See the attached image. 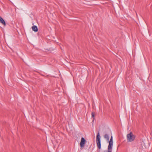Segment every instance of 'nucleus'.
I'll return each mask as SVG.
<instances>
[{"instance_id":"obj_4","label":"nucleus","mask_w":152,"mask_h":152,"mask_svg":"<svg viewBox=\"0 0 152 152\" xmlns=\"http://www.w3.org/2000/svg\"><path fill=\"white\" fill-rule=\"evenodd\" d=\"M101 141L100 136L99 135V133L98 132L97 134L96 137V142Z\"/></svg>"},{"instance_id":"obj_1","label":"nucleus","mask_w":152,"mask_h":152,"mask_svg":"<svg viewBox=\"0 0 152 152\" xmlns=\"http://www.w3.org/2000/svg\"><path fill=\"white\" fill-rule=\"evenodd\" d=\"M127 139L128 142H131L133 141L135 139V136L132 132H131L127 135Z\"/></svg>"},{"instance_id":"obj_3","label":"nucleus","mask_w":152,"mask_h":152,"mask_svg":"<svg viewBox=\"0 0 152 152\" xmlns=\"http://www.w3.org/2000/svg\"><path fill=\"white\" fill-rule=\"evenodd\" d=\"M0 23L3 25L4 26L6 25V23L4 20L0 16Z\"/></svg>"},{"instance_id":"obj_2","label":"nucleus","mask_w":152,"mask_h":152,"mask_svg":"<svg viewBox=\"0 0 152 152\" xmlns=\"http://www.w3.org/2000/svg\"><path fill=\"white\" fill-rule=\"evenodd\" d=\"M86 142V140L83 137H82L81 141L80 142V145L81 147H83Z\"/></svg>"},{"instance_id":"obj_8","label":"nucleus","mask_w":152,"mask_h":152,"mask_svg":"<svg viewBox=\"0 0 152 152\" xmlns=\"http://www.w3.org/2000/svg\"><path fill=\"white\" fill-rule=\"evenodd\" d=\"M91 115H92V118H93V120H94V119L95 114H94V112H92V113H91Z\"/></svg>"},{"instance_id":"obj_5","label":"nucleus","mask_w":152,"mask_h":152,"mask_svg":"<svg viewBox=\"0 0 152 152\" xmlns=\"http://www.w3.org/2000/svg\"><path fill=\"white\" fill-rule=\"evenodd\" d=\"M32 30L35 32H37L38 30L37 27L36 26H32Z\"/></svg>"},{"instance_id":"obj_6","label":"nucleus","mask_w":152,"mask_h":152,"mask_svg":"<svg viewBox=\"0 0 152 152\" xmlns=\"http://www.w3.org/2000/svg\"><path fill=\"white\" fill-rule=\"evenodd\" d=\"M104 137L105 139H106V140L107 141H109V135L107 134H104Z\"/></svg>"},{"instance_id":"obj_7","label":"nucleus","mask_w":152,"mask_h":152,"mask_svg":"<svg viewBox=\"0 0 152 152\" xmlns=\"http://www.w3.org/2000/svg\"><path fill=\"white\" fill-rule=\"evenodd\" d=\"M96 142L97 147L99 149H100L101 148V141Z\"/></svg>"}]
</instances>
